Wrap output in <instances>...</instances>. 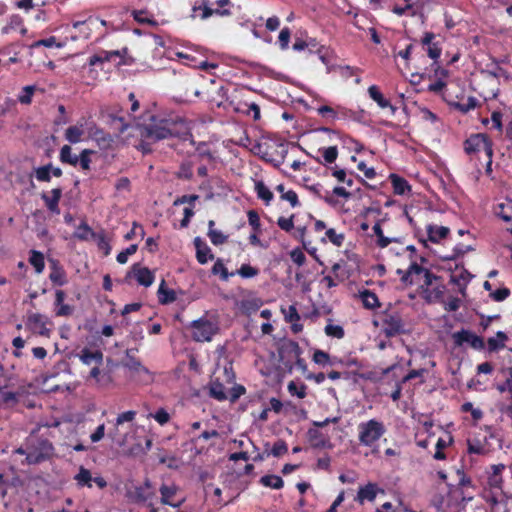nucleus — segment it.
Listing matches in <instances>:
<instances>
[{"label":"nucleus","mask_w":512,"mask_h":512,"mask_svg":"<svg viewBox=\"0 0 512 512\" xmlns=\"http://www.w3.org/2000/svg\"><path fill=\"white\" fill-rule=\"evenodd\" d=\"M126 53L127 48L112 51L99 50L88 58L87 63L83 66V72L86 73L88 79L94 81L99 76L97 68L104 71L106 64H112L113 66L125 64L124 56Z\"/></svg>","instance_id":"nucleus-1"},{"label":"nucleus","mask_w":512,"mask_h":512,"mask_svg":"<svg viewBox=\"0 0 512 512\" xmlns=\"http://www.w3.org/2000/svg\"><path fill=\"white\" fill-rule=\"evenodd\" d=\"M374 326L381 327L386 338H393L408 333L402 313L391 304L378 314V320H373Z\"/></svg>","instance_id":"nucleus-2"},{"label":"nucleus","mask_w":512,"mask_h":512,"mask_svg":"<svg viewBox=\"0 0 512 512\" xmlns=\"http://www.w3.org/2000/svg\"><path fill=\"white\" fill-rule=\"evenodd\" d=\"M175 129L176 124L173 120L153 116L149 123L141 127L140 135L146 140L157 142L178 136Z\"/></svg>","instance_id":"nucleus-3"},{"label":"nucleus","mask_w":512,"mask_h":512,"mask_svg":"<svg viewBox=\"0 0 512 512\" xmlns=\"http://www.w3.org/2000/svg\"><path fill=\"white\" fill-rule=\"evenodd\" d=\"M385 433L384 423L377 419H370L358 425L359 443L366 447H372Z\"/></svg>","instance_id":"nucleus-4"},{"label":"nucleus","mask_w":512,"mask_h":512,"mask_svg":"<svg viewBox=\"0 0 512 512\" xmlns=\"http://www.w3.org/2000/svg\"><path fill=\"white\" fill-rule=\"evenodd\" d=\"M54 452L52 443L45 438H28V452L26 461L28 464H38L49 459Z\"/></svg>","instance_id":"nucleus-5"},{"label":"nucleus","mask_w":512,"mask_h":512,"mask_svg":"<svg viewBox=\"0 0 512 512\" xmlns=\"http://www.w3.org/2000/svg\"><path fill=\"white\" fill-rule=\"evenodd\" d=\"M398 274H401V281L405 285H412L414 283L413 276L423 275L424 283L421 286L422 288L426 287V291L428 292V288L434 284V282L440 280L441 278L437 275L433 274L430 270L422 267L416 262H412L409 268L406 271L401 269L397 270Z\"/></svg>","instance_id":"nucleus-6"},{"label":"nucleus","mask_w":512,"mask_h":512,"mask_svg":"<svg viewBox=\"0 0 512 512\" xmlns=\"http://www.w3.org/2000/svg\"><path fill=\"white\" fill-rule=\"evenodd\" d=\"M72 26L79 33L72 36L73 39L78 37L89 38L93 32H96L99 37H104L107 34V29H104L105 19L98 16H89L83 21H75Z\"/></svg>","instance_id":"nucleus-7"},{"label":"nucleus","mask_w":512,"mask_h":512,"mask_svg":"<svg viewBox=\"0 0 512 512\" xmlns=\"http://www.w3.org/2000/svg\"><path fill=\"white\" fill-rule=\"evenodd\" d=\"M463 148L466 154L472 155L484 151L486 156H493V142L485 133L470 135L464 142Z\"/></svg>","instance_id":"nucleus-8"},{"label":"nucleus","mask_w":512,"mask_h":512,"mask_svg":"<svg viewBox=\"0 0 512 512\" xmlns=\"http://www.w3.org/2000/svg\"><path fill=\"white\" fill-rule=\"evenodd\" d=\"M217 332L218 326L206 318H200L191 323L192 339L196 342L211 341Z\"/></svg>","instance_id":"nucleus-9"},{"label":"nucleus","mask_w":512,"mask_h":512,"mask_svg":"<svg viewBox=\"0 0 512 512\" xmlns=\"http://www.w3.org/2000/svg\"><path fill=\"white\" fill-rule=\"evenodd\" d=\"M452 338L455 346L458 347H461L467 343L471 348L475 350H483L485 348L484 339L481 336H478L466 329H461L460 331L454 332L452 334Z\"/></svg>","instance_id":"nucleus-10"},{"label":"nucleus","mask_w":512,"mask_h":512,"mask_svg":"<svg viewBox=\"0 0 512 512\" xmlns=\"http://www.w3.org/2000/svg\"><path fill=\"white\" fill-rule=\"evenodd\" d=\"M229 3V0H218V8H211L209 7L205 0H199L196 1L193 6V17H197L198 11H202V13L199 15L201 19H206L214 14L220 15V16H226L230 14V11L228 9H222L224 6H226Z\"/></svg>","instance_id":"nucleus-11"},{"label":"nucleus","mask_w":512,"mask_h":512,"mask_svg":"<svg viewBox=\"0 0 512 512\" xmlns=\"http://www.w3.org/2000/svg\"><path fill=\"white\" fill-rule=\"evenodd\" d=\"M279 355L286 367L292 368L293 361L302 355V349L294 340L285 341L279 348Z\"/></svg>","instance_id":"nucleus-12"},{"label":"nucleus","mask_w":512,"mask_h":512,"mask_svg":"<svg viewBox=\"0 0 512 512\" xmlns=\"http://www.w3.org/2000/svg\"><path fill=\"white\" fill-rule=\"evenodd\" d=\"M155 496V491L152 489L151 482L148 479L143 485L136 486L133 491L128 492L129 499L135 503L149 502V504H152Z\"/></svg>","instance_id":"nucleus-13"},{"label":"nucleus","mask_w":512,"mask_h":512,"mask_svg":"<svg viewBox=\"0 0 512 512\" xmlns=\"http://www.w3.org/2000/svg\"><path fill=\"white\" fill-rule=\"evenodd\" d=\"M27 326L33 331V333H36L40 336L49 337L50 336V329L47 328V318L39 313H32L29 314L27 317Z\"/></svg>","instance_id":"nucleus-14"},{"label":"nucleus","mask_w":512,"mask_h":512,"mask_svg":"<svg viewBox=\"0 0 512 512\" xmlns=\"http://www.w3.org/2000/svg\"><path fill=\"white\" fill-rule=\"evenodd\" d=\"M471 277L472 275L467 269H465L463 266L459 267L456 265L455 270L451 273L450 282L455 284L458 287V291L464 295Z\"/></svg>","instance_id":"nucleus-15"},{"label":"nucleus","mask_w":512,"mask_h":512,"mask_svg":"<svg viewBox=\"0 0 512 512\" xmlns=\"http://www.w3.org/2000/svg\"><path fill=\"white\" fill-rule=\"evenodd\" d=\"M131 272L138 284L144 287H149L154 282L155 277L152 271L147 267H142L139 263H134L132 265Z\"/></svg>","instance_id":"nucleus-16"},{"label":"nucleus","mask_w":512,"mask_h":512,"mask_svg":"<svg viewBox=\"0 0 512 512\" xmlns=\"http://www.w3.org/2000/svg\"><path fill=\"white\" fill-rule=\"evenodd\" d=\"M49 195L46 192H43L41 194V199L44 201L46 208L53 214H59L60 208H59V202L62 197V189L57 187L53 188L50 191Z\"/></svg>","instance_id":"nucleus-17"},{"label":"nucleus","mask_w":512,"mask_h":512,"mask_svg":"<svg viewBox=\"0 0 512 512\" xmlns=\"http://www.w3.org/2000/svg\"><path fill=\"white\" fill-rule=\"evenodd\" d=\"M307 438L310 446L315 449L331 448L329 437L315 428H310L307 432Z\"/></svg>","instance_id":"nucleus-18"},{"label":"nucleus","mask_w":512,"mask_h":512,"mask_svg":"<svg viewBox=\"0 0 512 512\" xmlns=\"http://www.w3.org/2000/svg\"><path fill=\"white\" fill-rule=\"evenodd\" d=\"M275 152L269 153V146L266 147V150L263 152L262 158L268 162L274 163L275 165H280L284 162L285 157L288 153V144L286 143H278L275 144Z\"/></svg>","instance_id":"nucleus-19"},{"label":"nucleus","mask_w":512,"mask_h":512,"mask_svg":"<svg viewBox=\"0 0 512 512\" xmlns=\"http://www.w3.org/2000/svg\"><path fill=\"white\" fill-rule=\"evenodd\" d=\"M379 490L380 489L376 483L369 482L359 488L355 501L360 505H363L365 501L373 502L376 499Z\"/></svg>","instance_id":"nucleus-20"},{"label":"nucleus","mask_w":512,"mask_h":512,"mask_svg":"<svg viewBox=\"0 0 512 512\" xmlns=\"http://www.w3.org/2000/svg\"><path fill=\"white\" fill-rule=\"evenodd\" d=\"M489 451L487 436H483V438L474 437L467 440V452L469 454L485 455Z\"/></svg>","instance_id":"nucleus-21"},{"label":"nucleus","mask_w":512,"mask_h":512,"mask_svg":"<svg viewBox=\"0 0 512 512\" xmlns=\"http://www.w3.org/2000/svg\"><path fill=\"white\" fill-rule=\"evenodd\" d=\"M434 39L435 34L433 32H426L421 39V44L423 47L427 46V55L436 61L441 56L442 48L438 42H434Z\"/></svg>","instance_id":"nucleus-22"},{"label":"nucleus","mask_w":512,"mask_h":512,"mask_svg":"<svg viewBox=\"0 0 512 512\" xmlns=\"http://www.w3.org/2000/svg\"><path fill=\"white\" fill-rule=\"evenodd\" d=\"M370 98L377 103L381 109H390L391 114L394 115L397 108L393 106L387 98L384 97L377 85H371L368 88Z\"/></svg>","instance_id":"nucleus-23"},{"label":"nucleus","mask_w":512,"mask_h":512,"mask_svg":"<svg viewBox=\"0 0 512 512\" xmlns=\"http://www.w3.org/2000/svg\"><path fill=\"white\" fill-rule=\"evenodd\" d=\"M78 357L85 365L95 364L100 366L103 363V353L99 349L90 350L89 348L85 347L78 354Z\"/></svg>","instance_id":"nucleus-24"},{"label":"nucleus","mask_w":512,"mask_h":512,"mask_svg":"<svg viewBox=\"0 0 512 512\" xmlns=\"http://www.w3.org/2000/svg\"><path fill=\"white\" fill-rule=\"evenodd\" d=\"M193 243L196 248V259L200 264H206L208 260L214 258L210 247L200 237H195Z\"/></svg>","instance_id":"nucleus-25"},{"label":"nucleus","mask_w":512,"mask_h":512,"mask_svg":"<svg viewBox=\"0 0 512 512\" xmlns=\"http://www.w3.org/2000/svg\"><path fill=\"white\" fill-rule=\"evenodd\" d=\"M89 137L94 140L100 148H108L112 142L111 136L96 125L89 128Z\"/></svg>","instance_id":"nucleus-26"},{"label":"nucleus","mask_w":512,"mask_h":512,"mask_svg":"<svg viewBox=\"0 0 512 512\" xmlns=\"http://www.w3.org/2000/svg\"><path fill=\"white\" fill-rule=\"evenodd\" d=\"M49 279L54 285L57 286H63L67 283L66 272L58 261H51V272L49 275Z\"/></svg>","instance_id":"nucleus-27"},{"label":"nucleus","mask_w":512,"mask_h":512,"mask_svg":"<svg viewBox=\"0 0 512 512\" xmlns=\"http://www.w3.org/2000/svg\"><path fill=\"white\" fill-rule=\"evenodd\" d=\"M491 472L488 476V485L491 488L500 489L503 483L502 473L505 470L504 464H494L490 467Z\"/></svg>","instance_id":"nucleus-28"},{"label":"nucleus","mask_w":512,"mask_h":512,"mask_svg":"<svg viewBox=\"0 0 512 512\" xmlns=\"http://www.w3.org/2000/svg\"><path fill=\"white\" fill-rule=\"evenodd\" d=\"M359 297L362 301L363 307L366 309L373 310L381 306L378 296L369 289L360 291Z\"/></svg>","instance_id":"nucleus-29"},{"label":"nucleus","mask_w":512,"mask_h":512,"mask_svg":"<svg viewBox=\"0 0 512 512\" xmlns=\"http://www.w3.org/2000/svg\"><path fill=\"white\" fill-rule=\"evenodd\" d=\"M389 179L393 187V192L396 195H404L406 192L410 191L411 187L405 178L397 174H390Z\"/></svg>","instance_id":"nucleus-30"},{"label":"nucleus","mask_w":512,"mask_h":512,"mask_svg":"<svg viewBox=\"0 0 512 512\" xmlns=\"http://www.w3.org/2000/svg\"><path fill=\"white\" fill-rule=\"evenodd\" d=\"M449 232V228L445 226L429 225L427 227L428 239L434 243H437L441 239L446 238Z\"/></svg>","instance_id":"nucleus-31"},{"label":"nucleus","mask_w":512,"mask_h":512,"mask_svg":"<svg viewBox=\"0 0 512 512\" xmlns=\"http://www.w3.org/2000/svg\"><path fill=\"white\" fill-rule=\"evenodd\" d=\"M108 118L110 126L119 134L124 133L130 125L126 117L123 115L109 113Z\"/></svg>","instance_id":"nucleus-32"},{"label":"nucleus","mask_w":512,"mask_h":512,"mask_svg":"<svg viewBox=\"0 0 512 512\" xmlns=\"http://www.w3.org/2000/svg\"><path fill=\"white\" fill-rule=\"evenodd\" d=\"M215 221H208V232L207 235L211 243L215 246H219L227 242L228 236L224 235L221 231L214 229Z\"/></svg>","instance_id":"nucleus-33"},{"label":"nucleus","mask_w":512,"mask_h":512,"mask_svg":"<svg viewBox=\"0 0 512 512\" xmlns=\"http://www.w3.org/2000/svg\"><path fill=\"white\" fill-rule=\"evenodd\" d=\"M29 263L34 267L37 274H41L45 269V258L42 252L31 249L29 251Z\"/></svg>","instance_id":"nucleus-34"},{"label":"nucleus","mask_w":512,"mask_h":512,"mask_svg":"<svg viewBox=\"0 0 512 512\" xmlns=\"http://www.w3.org/2000/svg\"><path fill=\"white\" fill-rule=\"evenodd\" d=\"M508 340V336L503 331H498L495 337H490L487 340L488 350L490 352H496L505 347V342Z\"/></svg>","instance_id":"nucleus-35"},{"label":"nucleus","mask_w":512,"mask_h":512,"mask_svg":"<svg viewBox=\"0 0 512 512\" xmlns=\"http://www.w3.org/2000/svg\"><path fill=\"white\" fill-rule=\"evenodd\" d=\"M176 292L173 289L167 288L165 281L162 280L158 288V300L161 304H170L176 300Z\"/></svg>","instance_id":"nucleus-36"},{"label":"nucleus","mask_w":512,"mask_h":512,"mask_svg":"<svg viewBox=\"0 0 512 512\" xmlns=\"http://www.w3.org/2000/svg\"><path fill=\"white\" fill-rule=\"evenodd\" d=\"M177 492V488L174 485L168 486L163 484L160 487V493H161V503L163 505H168L172 507H177L179 504H176L172 501V498L175 496Z\"/></svg>","instance_id":"nucleus-37"},{"label":"nucleus","mask_w":512,"mask_h":512,"mask_svg":"<svg viewBox=\"0 0 512 512\" xmlns=\"http://www.w3.org/2000/svg\"><path fill=\"white\" fill-rule=\"evenodd\" d=\"M129 13L128 9H124L119 12V17L111 18L109 20H105L104 29H107V33L109 31H118L124 27V19L123 16H126ZM113 17V14L110 15Z\"/></svg>","instance_id":"nucleus-38"},{"label":"nucleus","mask_w":512,"mask_h":512,"mask_svg":"<svg viewBox=\"0 0 512 512\" xmlns=\"http://www.w3.org/2000/svg\"><path fill=\"white\" fill-rule=\"evenodd\" d=\"M209 396L217 401H225L228 399L224 385L218 380L210 383Z\"/></svg>","instance_id":"nucleus-39"},{"label":"nucleus","mask_w":512,"mask_h":512,"mask_svg":"<svg viewBox=\"0 0 512 512\" xmlns=\"http://www.w3.org/2000/svg\"><path fill=\"white\" fill-rule=\"evenodd\" d=\"M94 236H96V232L85 221L81 222L74 232V237L81 241H88Z\"/></svg>","instance_id":"nucleus-40"},{"label":"nucleus","mask_w":512,"mask_h":512,"mask_svg":"<svg viewBox=\"0 0 512 512\" xmlns=\"http://www.w3.org/2000/svg\"><path fill=\"white\" fill-rule=\"evenodd\" d=\"M84 134L83 125H73L66 129L65 139L71 144L79 143L82 140Z\"/></svg>","instance_id":"nucleus-41"},{"label":"nucleus","mask_w":512,"mask_h":512,"mask_svg":"<svg viewBox=\"0 0 512 512\" xmlns=\"http://www.w3.org/2000/svg\"><path fill=\"white\" fill-rule=\"evenodd\" d=\"M255 192L257 197L265 202L266 205H269L273 200L274 195L271 190L265 185L263 181L255 182Z\"/></svg>","instance_id":"nucleus-42"},{"label":"nucleus","mask_w":512,"mask_h":512,"mask_svg":"<svg viewBox=\"0 0 512 512\" xmlns=\"http://www.w3.org/2000/svg\"><path fill=\"white\" fill-rule=\"evenodd\" d=\"M77 157V155L72 153V148L69 145H64L60 149L59 160L63 164H69L75 167L78 165Z\"/></svg>","instance_id":"nucleus-43"},{"label":"nucleus","mask_w":512,"mask_h":512,"mask_svg":"<svg viewBox=\"0 0 512 512\" xmlns=\"http://www.w3.org/2000/svg\"><path fill=\"white\" fill-rule=\"evenodd\" d=\"M193 168L194 163L190 160L183 161L178 171L176 172V177L181 180H191L193 178Z\"/></svg>","instance_id":"nucleus-44"},{"label":"nucleus","mask_w":512,"mask_h":512,"mask_svg":"<svg viewBox=\"0 0 512 512\" xmlns=\"http://www.w3.org/2000/svg\"><path fill=\"white\" fill-rule=\"evenodd\" d=\"M259 483L272 489H281L284 486L283 479L278 475H264L260 478Z\"/></svg>","instance_id":"nucleus-45"},{"label":"nucleus","mask_w":512,"mask_h":512,"mask_svg":"<svg viewBox=\"0 0 512 512\" xmlns=\"http://www.w3.org/2000/svg\"><path fill=\"white\" fill-rule=\"evenodd\" d=\"M131 15L134 20L139 24H156V21L153 19L152 15L146 9H133L131 10Z\"/></svg>","instance_id":"nucleus-46"},{"label":"nucleus","mask_w":512,"mask_h":512,"mask_svg":"<svg viewBox=\"0 0 512 512\" xmlns=\"http://www.w3.org/2000/svg\"><path fill=\"white\" fill-rule=\"evenodd\" d=\"M211 272L212 274L214 275H219L220 276V279L222 281H228V279L232 276H234L236 273L235 272H228L227 268L225 267L222 259L218 258L212 269H211Z\"/></svg>","instance_id":"nucleus-47"},{"label":"nucleus","mask_w":512,"mask_h":512,"mask_svg":"<svg viewBox=\"0 0 512 512\" xmlns=\"http://www.w3.org/2000/svg\"><path fill=\"white\" fill-rule=\"evenodd\" d=\"M93 240L97 242L98 249L103 251L105 256H108L111 252V245L106 238V234L104 230L100 232H96V236L93 237Z\"/></svg>","instance_id":"nucleus-48"},{"label":"nucleus","mask_w":512,"mask_h":512,"mask_svg":"<svg viewBox=\"0 0 512 512\" xmlns=\"http://www.w3.org/2000/svg\"><path fill=\"white\" fill-rule=\"evenodd\" d=\"M75 480L77 481V484L81 487H84V486H87L89 488L92 487L91 472L82 466L80 467L79 472L76 474Z\"/></svg>","instance_id":"nucleus-49"},{"label":"nucleus","mask_w":512,"mask_h":512,"mask_svg":"<svg viewBox=\"0 0 512 512\" xmlns=\"http://www.w3.org/2000/svg\"><path fill=\"white\" fill-rule=\"evenodd\" d=\"M34 176L39 182L51 181V163L33 169Z\"/></svg>","instance_id":"nucleus-50"},{"label":"nucleus","mask_w":512,"mask_h":512,"mask_svg":"<svg viewBox=\"0 0 512 512\" xmlns=\"http://www.w3.org/2000/svg\"><path fill=\"white\" fill-rule=\"evenodd\" d=\"M372 229L377 237L376 244L379 248H386L393 241V239L384 236L380 222H376Z\"/></svg>","instance_id":"nucleus-51"},{"label":"nucleus","mask_w":512,"mask_h":512,"mask_svg":"<svg viewBox=\"0 0 512 512\" xmlns=\"http://www.w3.org/2000/svg\"><path fill=\"white\" fill-rule=\"evenodd\" d=\"M35 90L36 87L34 85L23 87L21 92L18 94L17 100L24 105L31 104Z\"/></svg>","instance_id":"nucleus-52"},{"label":"nucleus","mask_w":512,"mask_h":512,"mask_svg":"<svg viewBox=\"0 0 512 512\" xmlns=\"http://www.w3.org/2000/svg\"><path fill=\"white\" fill-rule=\"evenodd\" d=\"M324 332L327 336L336 339H342L345 336L344 328L340 325L332 324L331 320H329V323L325 326Z\"/></svg>","instance_id":"nucleus-53"},{"label":"nucleus","mask_w":512,"mask_h":512,"mask_svg":"<svg viewBox=\"0 0 512 512\" xmlns=\"http://www.w3.org/2000/svg\"><path fill=\"white\" fill-rule=\"evenodd\" d=\"M287 389L291 395L297 396L299 399H303L307 395V386L303 383L297 384L294 381H290Z\"/></svg>","instance_id":"nucleus-54"},{"label":"nucleus","mask_w":512,"mask_h":512,"mask_svg":"<svg viewBox=\"0 0 512 512\" xmlns=\"http://www.w3.org/2000/svg\"><path fill=\"white\" fill-rule=\"evenodd\" d=\"M95 152L91 149H83L80 152V155L77 157L78 164L80 165L81 169L84 171L90 170L91 165V155H93Z\"/></svg>","instance_id":"nucleus-55"},{"label":"nucleus","mask_w":512,"mask_h":512,"mask_svg":"<svg viewBox=\"0 0 512 512\" xmlns=\"http://www.w3.org/2000/svg\"><path fill=\"white\" fill-rule=\"evenodd\" d=\"M312 360L314 363L321 365V366H325L328 364H330V365L334 364V362H332L330 359V355L327 352L320 350V349H316L314 351Z\"/></svg>","instance_id":"nucleus-56"},{"label":"nucleus","mask_w":512,"mask_h":512,"mask_svg":"<svg viewBox=\"0 0 512 512\" xmlns=\"http://www.w3.org/2000/svg\"><path fill=\"white\" fill-rule=\"evenodd\" d=\"M478 105V101L475 97L470 96L468 97L467 101L465 103L457 102L454 104V107L462 112V113H468L469 111L475 109Z\"/></svg>","instance_id":"nucleus-57"},{"label":"nucleus","mask_w":512,"mask_h":512,"mask_svg":"<svg viewBox=\"0 0 512 512\" xmlns=\"http://www.w3.org/2000/svg\"><path fill=\"white\" fill-rule=\"evenodd\" d=\"M325 234L328 240L335 246L340 247L343 245L345 240V235L343 233H337L335 229L329 228L326 230Z\"/></svg>","instance_id":"nucleus-58"},{"label":"nucleus","mask_w":512,"mask_h":512,"mask_svg":"<svg viewBox=\"0 0 512 512\" xmlns=\"http://www.w3.org/2000/svg\"><path fill=\"white\" fill-rule=\"evenodd\" d=\"M0 393H1V400H2L3 404H5V405L14 406L19 401L20 393L4 391V389L0 390Z\"/></svg>","instance_id":"nucleus-59"},{"label":"nucleus","mask_w":512,"mask_h":512,"mask_svg":"<svg viewBox=\"0 0 512 512\" xmlns=\"http://www.w3.org/2000/svg\"><path fill=\"white\" fill-rule=\"evenodd\" d=\"M235 273L240 275L242 278H252L258 275L259 270L250 264H242Z\"/></svg>","instance_id":"nucleus-60"},{"label":"nucleus","mask_w":512,"mask_h":512,"mask_svg":"<svg viewBox=\"0 0 512 512\" xmlns=\"http://www.w3.org/2000/svg\"><path fill=\"white\" fill-rule=\"evenodd\" d=\"M125 366L128 369L135 371V372H145V373L148 372V369L142 365L140 360H138L135 357L129 356L128 354H127V362H126Z\"/></svg>","instance_id":"nucleus-61"},{"label":"nucleus","mask_w":512,"mask_h":512,"mask_svg":"<svg viewBox=\"0 0 512 512\" xmlns=\"http://www.w3.org/2000/svg\"><path fill=\"white\" fill-rule=\"evenodd\" d=\"M138 246L137 244H131L125 250L118 253L116 260L119 264H125L128 261L129 256L135 254L137 252Z\"/></svg>","instance_id":"nucleus-62"},{"label":"nucleus","mask_w":512,"mask_h":512,"mask_svg":"<svg viewBox=\"0 0 512 512\" xmlns=\"http://www.w3.org/2000/svg\"><path fill=\"white\" fill-rule=\"evenodd\" d=\"M322 156L324 158V161L328 164H332L336 161L338 157V149L336 146H330L327 148H324L322 151Z\"/></svg>","instance_id":"nucleus-63"},{"label":"nucleus","mask_w":512,"mask_h":512,"mask_svg":"<svg viewBox=\"0 0 512 512\" xmlns=\"http://www.w3.org/2000/svg\"><path fill=\"white\" fill-rule=\"evenodd\" d=\"M291 38V31L288 27H284L278 36L279 46L282 50H286L289 46V41Z\"/></svg>","instance_id":"nucleus-64"}]
</instances>
